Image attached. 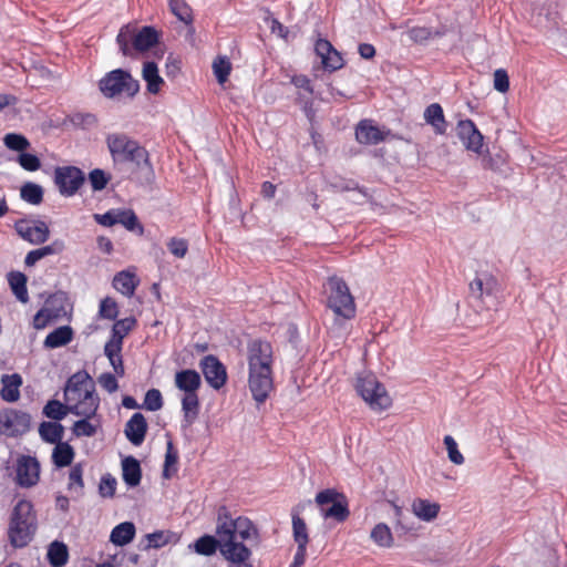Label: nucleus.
<instances>
[{
  "label": "nucleus",
  "instance_id": "obj_16",
  "mask_svg": "<svg viewBox=\"0 0 567 567\" xmlns=\"http://www.w3.org/2000/svg\"><path fill=\"white\" fill-rule=\"evenodd\" d=\"M315 51L321 59L322 66L330 71H337L343 66V59L332 44L324 39H319L316 42Z\"/></svg>",
  "mask_w": 567,
  "mask_h": 567
},
{
  "label": "nucleus",
  "instance_id": "obj_24",
  "mask_svg": "<svg viewBox=\"0 0 567 567\" xmlns=\"http://www.w3.org/2000/svg\"><path fill=\"white\" fill-rule=\"evenodd\" d=\"M122 477L125 484L130 487H136L140 485L142 470L140 462L135 457L127 456L122 461Z\"/></svg>",
  "mask_w": 567,
  "mask_h": 567
},
{
  "label": "nucleus",
  "instance_id": "obj_53",
  "mask_svg": "<svg viewBox=\"0 0 567 567\" xmlns=\"http://www.w3.org/2000/svg\"><path fill=\"white\" fill-rule=\"evenodd\" d=\"M91 417H83L82 420H79L74 422L72 426V432L75 436H87L91 437L95 435L96 433V426L93 425L89 420Z\"/></svg>",
  "mask_w": 567,
  "mask_h": 567
},
{
  "label": "nucleus",
  "instance_id": "obj_54",
  "mask_svg": "<svg viewBox=\"0 0 567 567\" xmlns=\"http://www.w3.org/2000/svg\"><path fill=\"white\" fill-rule=\"evenodd\" d=\"M111 179V176L107 175L103 169L95 168L90 172L89 181L94 190H102L106 187Z\"/></svg>",
  "mask_w": 567,
  "mask_h": 567
},
{
  "label": "nucleus",
  "instance_id": "obj_32",
  "mask_svg": "<svg viewBox=\"0 0 567 567\" xmlns=\"http://www.w3.org/2000/svg\"><path fill=\"white\" fill-rule=\"evenodd\" d=\"M135 323L134 318L117 320L112 328V337L105 344H116L122 348L124 337L133 329Z\"/></svg>",
  "mask_w": 567,
  "mask_h": 567
},
{
  "label": "nucleus",
  "instance_id": "obj_49",
  "mask_svg": "<svg viewBox=\"0 0 567 567\" xmlns=\"http://www.w3.org/2000/svg\"><path fill=\"white\" fill-rule=\"evenodd\" d=\"M214 74L219 84H224L229 76L231 71V63L225 56L217 58L213 63Z\"/></svg>",
  "mask_w": 567,
  "mask_h": 567
},
{
  "label": "nucleus",
  "instance_id": "obj_14",
  "mask_svg": "<svg viewBox=\"0 0 567 567\" xmlns=\"http://www.w3.org/2000/svg\"><path fill=\"white\" fill-rule=\"evenodd\" d=\"M456 134L467 151L481 153L483 135L471 120H462L456 125Z\"/></svg>",
  "mask_w": 567,
  "mask_h": 567
},
{
  "label": "nucleus",
  "instance_id": "obj_15",
  "mask_svg": "<svg viewBox=\"0 0 567 567\" xmlns=\"http://www.w3.org/2000/svg\"><path fill=\"white\" fill-rule=\"evenodd\" d=\"M35 530L37 524L10 519L8 528L10 544L16 548L27 546L32 540Z\"/></svg>",
  "mask_w": 567,
  "mask_h": 567
},
{
  "label": "nucleus",
  "instance_id": "obj_9",
  "mask_svg": "<svg viewBox=\"0 0 567 567\" xmlns=\"http://www.w3.org/2000/svg\"><path fill=\"white\" fill-rule=\"evenodd\" d=\"M31 417L28 413L14 409L0 412V434L7 436L22 435L30 429Z\"/></svg>",
  "mask_w": 567,
  "mask_h": 567
},
{
  "label": "nucleus",
  "instance_id": "obj_39",
  "mask_svg": "<svg viewBox=\"0 0 567 567\" xmlns=\"http://www.w3.org/2000/svg\"><path fill=\"white\" fill-rule=\"evenodd\" d=\"M68 547L63 543L53 542L48 549V559L53 567H62L68 561Z\"/></svg>",
  "mask_w": 567,
  "mask_h": 567
},
{
  "label": "nucleus",
  "instance_id": "obj_52",
  "mask_svg": "<svg viewBox=\"0 0 567 567\" xmlns=\"http://www.w3.org/2000/svg\"><path fill=\"white\" fill-rule=\"evenodd\" d=\"M143 408L147 411H158L163 408L162 393L157 389H151L145 393Z\"/></svg>",
  "mask_w": 567,
  "mask_h": 567
},
{
  "label": "nucleus",
  "instance_id": "obj_50",
  "mask_svg": "<svg viewBox=\"0 0 567 567\" xmlns=\"http://www.w3.org/2000/svg\"><path fill=\"white\" fill-rule=\"evenodd\" d=\"M83 487V465L81 463H78L73 465L70 471L68 488L70 491L76 492L78 494H81Z\"/></svg>",
  "mask_w": 567,
  "mask_h": 567
},
{
  "label": "nucleus",
  "instance_id": "obj_60",
  "mask_svg": "<svg viewBox=\"0 0 567 567\" xmlns=\"http://www.w3.org/2000/svg\"><path fill=\"white\" fill-rule=\"evenodd\" d=\"M494 89L501 93H506L509 90L508 74L504 69H497L494 72Z\"/></svg>",
  "mask_w": 567,
  "mask_h": 567
},
{
  "label": "nucleus",
  "instance_id": "obj_28",
  "mask_svg": "<svg viewBox=\"0 0 567 567\" xmlns=\"http://www.w3.org/2000/svg\"><path fill=\"white\" fill-rule=\"evenodd\" d=\"M158 42V32L153 27H143L138 32L135 31L134 50L143 52Z\"/></svg>",
  "mask_w": 567,
  "mask_h": 567
},
{
  "label": "nucleus",
  "instance_id": "obj_26",
  "mask_svg": "<svg viewBox=\"0 0 567 567\" xmlns=\"http://www.w3.org/2000/svg\"><path fill=\"white\" fill-rule=\"evenodd\" d=\"M2 390L0 392L2 400L7 402H16L20 398L19 388L22 379L19 374H4L1 378Z\"/></svg>",
  "mask_w": 567,
  "mask_h": 567
},
{
  "label": "nucleus",
  "instance_id": "obj_30",
  "mask_svg": "<svg viewBox=\"0 0 567 567\" xmlns=\"http://www.w3.org/2000/svg\"><path fill=\"white\" fill-rule=\"evenodd\" d=\"M135 536V526L131 522H124L115 526L111 533L110 540L117 545L128 544Z\"/></svg>",
  "mask_w": 567,
  "mask_h": 567
},
{
  "label": "nucleus",
  "instance_id": "obj_23",
  "mask_svg": "<svg viewBox=\"0 0 567 567\" xmlns=\"http://www.w3.org/2000/svg\"><path fill=\"white\" fill-rule=\"evenodd\" d=\"M424 120L426 124L433 127L436 134H445L447 123L444 117L443 109L439 103H432L425 109Z\"/></svg>",
  "mask_w": 567,
  "mask_h": 567
},
{
  "label": "nucleus",
  "instance_id": "obj_4",
  "mask_svg": "<svg viewBox=\"0 0 567 567\" xmlns=\"http://www.w3.org/2000/svg\"><path fill=\"white\" fill-rule=\"evenodd\" d=\"M105 141L115 165L131 163L135 168L152 175L153 168L148 153L137 141L125 133H111Z\"/></svg>",
  "mask_w": 567,
  "mask_h": 567
},
{
  "label": "nucleus",
  "instance_id": "obj_33",
  "mask_svg": "<svg viewBox=\"0 0 567 567\" xmlns=\"http://www.w3.org/2000/svg\"><path fill=\"white\" fill-rule=\"evenodd\" d=\"M64 433L62 424L56 422H42L39 426V434L44 442L59 444Z\"/></svg>",
  "mask_w": 567,
  "mask_h": 567
},
{
  "label": "nucleus",
  "instance_id": "obj_43",
  "mask_svg": "<svg viewBox=\"0 0 567 567\" xmlns=\"http://www.w3.org/2000/svg\"><path fill=\"white\" fill-rule=\"evenodd\" d=\"M169 9L182 22L186 24L193 22V11L185 0H169Z\"/></svg>",
  "mask_w": 567,
  "mask_h": 567
},
{
  "label": "nucleus",
  "instance_id": "obj_13",
  "mask_svg": "<svg viewBox=\"0 0 567 567\" xmlns=\"http://www.w3.org/2000/svg\"><path fill=\"white\" fill-rule=\"evenodd\" d=\"M40 477V464L35 457L22 455L17 461V483L22 487L34 486Z\"/></svg>",
  "mask_w": 567,
  "mask_h": 567
},
{
  "label": "nucleus",
  "instance_id": "obj_22",
  "mask_svg": "<svg viewBox=\"0 0 567 567\" xmlns=\"http://www.w3.org/2000/svg\"><path fill=\"white\" fill-rule=\"evenodd\" d=\"M64 248V243L60 239H56L50 245L29 251L25 256L24 264L27 267H32L44 257L61 254Z\"/></svg>",
  "mask_w": 567,
  "mask_h": 567
},
{
  "label": "nucleus",
  "instance_id": "obj_7",
  "mask_svg": "<svg viewBox=\"0 0 567 567\" xmlns=\"http://www.w3.org/2000/svg\"><path fill=\"white\" fill-rule=\"evenodd\" d=\"M355 389L373 411L386 410L392 404L384 385L373 374L360 375Z\"/></svg>",
  "mask_w": 567,
  "mask_h": 567
},
{
  "label": "nucleus",
  "instance_id": "obj_12",
  "mask_svg": "<svg viewBox=\"0 0 567 567\" xmlns=\"http://www.w3.org/2000/svg\"><path fill=\"white\" fill-rule=\"evenodd\" d=\"M206 382L215 390H219L227 381L225 365L213 354L204 357L199 363Z\"/></svg>",
  "mask_w": 567,
  "mask_h": 567
},
{
  "label": "nucleus",
  "instance_id": "obj_34",
  "mask_svg": "<svg viewBox=\"0 0 567 567\" xmlns=\"http://www.w3.org/2000/svg\"><path fill=\"white\" fill-rule=\"evenodd\" d=\"M74 458V450L66 442H59L55 444L52 453V461L56 467L69 466Z\"/></svg>",
  "mask_w": 567,
  "mask_h": 567
},
{
  "label": "nucleus",
  "instance_id": "obj_57",
  "mask_svg": "<svg viewBox=\"0 0 567 567\" xmlns=\"http://www.w3.org/2000/svg\"><path fill=\"white\" fill-rule=\"evenodd\" d=\"M168 250L177 258H184L188 250V243L183 238L173 237L167 243Z\"/></svg>",
  "mask_w": 567,
  "mask_h": 567
},
{
  "label": "nucleus",
  "instance_id": "obj_6",
  "mask_svg": "<svg viewBox=\"0 0 567 567\" xmlns=\"http://www.w3.org/2000/svg\"><path fill=\"white\" fill-rule=\"evenodd\" d=\"M99 89L106 99L120 100L123 96L133 99L140 91V83L130 72L115 69L99 81Z\"/></svg>",
  "mask_w": 567,
  "mask_h": 567
},
{
  "label": "nucleus",
  "instance_id": "obj_38",
  "mask_svg": "<svg viewBox=\"0 0 567 567\" xmlns=\"http://www.w3.org/2000/svg\"><path fill=\"white\" fill-rule=\"evenodd\" d=\"M371 539L380 547L389 548L393 545V535L390 527L384 523L377 524L370 534Z\"/></svg>",
  "mask_w": 567,
  "mask_h": 567
},
{
  "label": "nucleus",
  "instance_id": "obj_55",
  "mask_svg": "<svg viewBox=\"0 0 567 567\" xmlns=\"http://www.w3.org/2000/svg\"><path fill=\"white\" fill-rule=\"evenodd\" d=\"M444 444L447 450L449 458L452 463L461 465L464 463V456L458 451L457 443L451 435L444 437Z\"/></svg>",
  "mask_w": 567,
  "mask_h": 567
},
{
  "label": "nucleus",
  "instance_id": "obj_51",
  "mask_svg": "<svg viewBox=\"0 0 567 567\" xmlns=\"http://www.w3.org/2000/svg\"><path fill=\"white\" fill-rule=\"evenodd\" d=\"M3 142L12 151L23 152L30 147V142L21 134L9 133L4 136Z\"/></svg>",
  "mask_w": 567,
  "mask_h": 567
},
{
  "label": "nucleus",
  "instance_id": "obj_58",
  "mask_svg": "<svg viewBox=\"0 0 567 567\" xmlns=\"http://www.w3.org/2000/svg\"><path fill=\"white\" fill-rule=\"evenodd\" d=\"M492 284L491 280L484 281L482 278H475L470 284L471 293L476 298H482L484 293H491Z\"/></svg>",
  "mask_w": 567,
  "mask_h": 567
},
{
  "label": "nucleus",
  "instance_id": "obj_20",
  "mask_svg": "<svg viewBox=\"0 0 567 567\" xmlns=\"http://www.w3.org/2000/svg\"><path fill=\"white\" fill-rule=\"evenodd\" d=\"M306 504L297 505L291 513L293 540L298 548H306L309 543V535L306 522L300 517V512Z\"/></svg>",
  "mask_w": 567,
  "mask_h": 567
},
{
  "label": "nucleus",
  "instance_id": "obj_2",
  "mask_svg": "<svg viewBox=\"0 0 567 567\" xmlns=\"http://www.w3.org/2000/svg\"><path fill=\"white\" fill-rule=\"evenodd\" d=\"M272 347L268 341L256 339L247 346L248 385L257 403H264L274 388Z\"/></svg>",
  "mask_w": 567,
  "mask_h": 567
},
{
  "label": "nucleus",
  "instance_id": "obj_44",
  "mask_svg": "<svg viewBox=\"0 0 567 567\" xmlns=\"http://www.w3.org/2000/svg\"><path fill=\"white\" fill-rule=\"evenodd\" d=\"M135 28L131 24L123 25L116 37V42L123 55L131 54L130 42L134 43Z\"/></svg>",
  "mask_w": 567,
  "mask_h": 567
},
{
  "label": "nucleus",
  "instance_id": "obj_46",
  "mask_svg": "<svg viewBox=\"0 0 567 567\" xmlns=\"http://www.w3.org/2000/svg\"><path fill=\"white\" fill-rule=\"evenodd\" d=\"M68 413H70V411L66 402L64 405L60 401L51 400L43 408V414L55 421H61Z\"/></svg>",
  "mask_w": 567,
  "mask_h": 567
},
{
  "label": "nucleus",
  "instance_id": "obj_45",
  "mask_svg": "<svg viewBox=\"0 0 567 567\" xmlns=\"http://www.w3.org/2000/svg\"><path fill=\"white\" fill-rule=\"evenodd\" d=\"M171 533L164 530H157L145 535V545L143 549L148 550L151 548H162L169 543Z\"/></svg>",
  "mask_w": 567,
  "mask_h": 567
},
{
  "label": "nucleus",
  "instance_id": "obj_5",
  "mask_svg": "<svg viewBox=\"0 0 567 567\" xmlns=\"http://www.w3.org/2000/svg\"><path fill=\"white\" fill-rule=\"evenodd\" d=\"M326 293L327 306L333 311L337 320H349L354 317V299L344 280L337 276L329 277L327 281Z\"/></svg>",
  "mask_w": 567,
  "mask_h": 567
},
{
  "label": "nucleus",
  "instance_id": "obj_21",
  "mask_svg": "<svg viewBox=\"0 0 567 567\" xmlns=\"http://www.w3.org/2000/svg\"><path fill=\"white\" fill-rule=\"evenodd\" d=\"M175 385L184 393H195L202 385V379L195 370H182L175 374Z\"/></svg>",
  "mask_w": 567,
  "mask_h": 567
},
{
  "label": "nucleus",
  "instance_id": "obj_29",
  "mask_svg": "<svg viewBox=\"0 0 567 567\" xmlns=\"http://www.w3.org/2000/svg\"><path fill=\"white\" fill-rule=\"evenodd\" d=\"M142 75L147 83V91L152 94L158 93L164 81L158 74L157 64L152 61L145 62L143 65Z\"/></svg>",
  "mask_w": 567,
  "mask_h": 567
},
{
  "label": "nucleus",
  "instance_id": "obj_18",
  "mask_svg": "<svg viewBox=\"0 0 567 567\" xmlns=\"http://www.w3.org/2000/svg\"><path fill=\"white\" fill-rule=\"evenodd\" d=\"M147 432V423L144 415L140 412L134 413L126 422L124 433L133 445H141Z\"/></svg>",
  "mask_w": 567,
  "mask_h": 567
},
{
  "label": "nucleus",
  "instance_id": "obj_27",
  "mask_svg": "<svg viewBox=\"0 0 567 567\" xmlns=\"http://www.w3.org/2000/svg\"><path fill=\"white\" fill-rule=\"evenodd\" d=\"M138 285V279L133 272L123 270L115 275L113 279L114 288L124 296L131 297Z\"/></svg>",
  "mask_w": 567,
  "mask_h": 567
},
{
  "label": "nucleus",
  "instance_id": "obj_47",
  "mask_svg": "<svg viewBox=\"0 0 567 567\" xmlns=\"http://www.w3.org/2000/svg\"><path fill=\"white\" fill-rule=\"evenodd\" d=\"M177 461H178V453L175 450L173 442H167L166 447V454H165V462H164V471L163 476L165 478H169L174 473L177 472Z\"/></svg>",
  "mask_w": 567,
  "mask_h": 567
},
{
  "label": "nucleus",
  "instance_id": "obj_8",
  "mask_svg": "<svg viewBox=\"0 0 567 567\" xmlns=\"http://www.w3.org/2000/svg\"><path fill=\"white\" fill-rule=\"evenodd\" d=\"M315 501L324 519L341 523L350 515L347 498L333 488L319 492Z\"/></svg>",
  "mask_w": 567,
  "mask_h": 567
},
{
  "label": "nucleus",
  "instance_id": "obj_41",
  "mask_svg": "<svg viewBox=\"0 0 567 567\" xmlns=\"http://www.w3.org/2000/svg\"><path fill=\"white\" fill-rule=\"evenodd\" d=\"M121 351L122 348L116 344L104 346V353L107 357L112 368L114 369L115 374L118 377H123L125 374Z\"/></svg>",
  "mask_w": 567,
  "mask_h": 567
},
{
  "label": "nucleus",
  "instance_id": "obj_40",
  "mask_svg": "<svg viewBox=\"0 0 567 567\" xmlns=\"http://www.w3.org/2000/svg\"><path fill=\"white\" fill-rule=\"evenodd\" d=\"M20 196L31 205H40L43 200V188L35 183L27 182L20 188Z\"/></svg>",
  "mask_w": 567,
  "mask_h": 567
},
{
  "label": "nucleus",
  "instance_id": "obj_1",
  "mask_svg": "<svg viewBox=\"0 0 567 567\" xmlns=\"http://www.w3.org/2000/svg\"><path fill=\"white\" fill-rule=\"evenodd\" d=\"M239 539L259 544V532L249 518L243 516L233 518L228 509L221 506L217 515L216 536L199 537L194 548L196 553L205 556H210L218 549L224 558H239L233 549Z\"/></svg>",
  "mask_w": 567,
  "mask_h": 567
},
{
  "label": "nucleus",
  "instance_id": "obj_61",
  "mask_svg": "<svg viewBox=\"0 0 567 567\" xmlns=\"http://www.w3.org/2000/svg\"><path fill=\"white\" fill-rule=\"evenodd\" d=\"M97 382L109 393H114L118 389L115 375L110 372L102 373L97 378Z\"/></svg>",
  "mask_w": 567,
  "mask_h": 567
},
{
  "label": "nucleus",
  "instance_id": "obj_36",
  "mask_svg": "<svg viewBox=\"0 0 567 567\" xmlns=\"http://www.w3.org/2000/svg\"><path fill=\"white\" fill-rule=\"evenodd\" d=\"M10 519L37 524V516L31 502L20 499L13 507Z\"/></svg>",
  "mask_w": 567,
  "mask_h": 567
},
{
  "label": "nucleus",
  "instance_id": "obj_64",
  "mask_svg": "<svg viewBox=\"0 0 567 567\" xmlns=\"http://www.w3.org/2000/svg\"><path fill=\"white\" fill-rule=\"evenodd\" d=\"M265 22L269 24V28L272 33L278 34L282 39H287L288 29L284 27L277 19L270 17V13L267 12V17L265 18Z\"/></svg>",
  "mask_w": 567,
  "mask_h": 567
},
{
  "label": "nucleus",
  "instance_id": "obj_31",
  "mask_svg": "<svg viewBox=\"0 0 567 567\" xmlns=\"http://www.w3.org/2000/svg\"><path fill=\"white\" fill-rule=\"evenodd\" d=\"M73 331L70 327L63 326L50 332L45 340L44 347L55 349L65 346L72 340Z\"/></svg>",
  "mask_w": 567,
  "mask_h": 567
},
{
  "label": "nucleus",
  "instance_id": "obj_63",
  "mask_svg": "<svg viewBox=\"0 0 567 567\" xmlns=\"http://www.w3.org/2000/svg\"><path fill=\"white\" fill-rule=\"evenodd\" d=\"M116 480L111 475L102 477L99 491L103 497H112L115 493Z\"/></svg>",
  "mask_w": 567,
  "mask_h": 567
},
{
  "label": "nucleus",
  "instance_id": "obj_59",
  "mask_svg": "<svg viewBox=\"0 0 567 567\" xmlns=\"http://www.w3.org/2000/svg\"><path fill=\"white\" fill-rule=\"evenodd\" d=\"M18 162L25 171L29 172H34L41 166L39 157L30 153H21Z\"/></svg>",
  "mask_w": 567,
  "mask_h": 567
},
{
  "label": "nucleus",
  "instance_id": "obj_42",
  "mask_svg": "<svg viewBox=\"0 0 567 567\" xmlns=\"http://www.w3.org/2000/svg\"><path fill=\"white\" fill-rule=\"evenodd\" d=\"M246 540H238V543L235 545L234 553L239 555L238 557L234 558H225L227 561L231 564L230 567H254L248 560L251 556V550L247 545H245Z\"/></svg>",
  "mask_w": 567,
  "mask_h": 567
},
{
  "label": "nucleus",
  "instance_id": "obj_62",
  "mask_svg": "<svg viewBox=\"0 0 567 567\" xmlns=\"http://www.w3.org/2000/svg\"><path fill=\"white\" fill-rule=\"evenodd\" d=\"M409 39L416 43H422L431 38L432 32L425 27H414L406 32Z\"/></svg>",
  "mask_w": 567,
  "mask_h": 567
},
{
  "label": "nucleus",
  "instance_id": "obj_37",
  "mask_svg": "<svg viewBox=\"0 0 567 567\" xmlns=\"http://www.w3.org/2000/svg\"><path fill=\"white\" fill-rule=\"evenodd\" d=\"M9 285L19 301L28 302L27 277L22 272H11L9 275Z\"/></svg>",
  "mask_w": 567,
  "mask_h": 567
},
{
  "label": "nucleus",
  "instance_id": "obj_35",
  "mask_svg": "<svg viewBox=\"0 0 567 567\" xmlns=\"http://www.w3.org/2000/svg\"><path fill=\"white\" fill-rule=\"evenodd\" d=\"M182 410L184 412V420L189 425L192 424L198 415L199 410V400L197 392L195 393H184L182 399Z\"/></svg>",
  "mask_w": 567,
  "mask_h": 567
},
{
  "label": "nucleus",
  "instance_id": "obj_56",
  "mask_svg": "<svg viewBox=\"0 0 567 567\" xmlns=\"http://www.w3.org/2000/svg\"><path fill=\"white\" fill-rule=\"evenodd\" d=\"M100 316L105 319L113 320L117 317L118 310L114 299L106 297L100 303Z\"/></svg>",
  "mask_w": 567,
  "mask_h": 567
},
{
  "label": "nucleus",
  "instance_id": "obj_10",
  "mask_svg": "<svg viewBox=\"0 0 567 567\" xmlns=\"http://www.w3.org/2000/svg\"><path fill=\"white\" fill-rule=\"evenodd\" d=\"M84 181V173L75 166L56 167L54 171V183L63 196L74 195Z\"/></svg>",
  "mask_w": 567,
  "mask_h": 567
},
{
  "label": "nucleus",
  "instance_id": "obj_17",
  "mask_svg": "<svg viewBox=\"0 0 567 567\" xmlns=\"http://www.w3.org/2000/svg\"><path fill=\"white\" fill-rule=\"evenodd\" d=\"M390 134L389 131L383 132L378 126L373 125L371 121L363 120L359 122L355 128V138L360 144L375 145L385 140Z\"/></svg>",
  "mask_w": 567,
  "mask_h": 567
},
{
  "label": "nucleus",
  "instance_id": "obj_19",
  "mask_svg": "<svg viewBox=\"0 0 567 567\" xmlns=\"http://www.w3.org/2000/svg\"><path fill=\"white\" fill-rule=\"evenodd\" d=\"M63 300L64 296L62 293H58L49 298L45 302L44 308H42L34 316V327L37 329L44 328L50 320L59 318L61 316V312L65 313L63 307L59 309L53 308V305L55 302H62Z\"/></svg>",
  "mask_w": 567,
  "mask_h": 567
},
{
  "label": "nucleus",
  "instance_id": "obj_3",
  "mask_svg": "<svg viewBox=\"0 0 567 567\" xmlns=\"http://www.w3.org/2000/svg\"><path fill=\"white\" fill-rule=\"evenodd\" d=\"M64 400L70 413L93 417L100 405V399L95 393V385L91 375L82 370L71 375L64 388Z\"/></svg>",
  "mask_w": 567,
  "mask_h": 567
},
{
  "label": "nucleus",
  "instance_id": "obj_25",
  "mask_svg": "<svg viewBox=\"0 0 567 567\" xmlns=\"http://www.w3.org/2000/svg\"><path fill=\"white\" fill-rule=\"evenodd\" d=\"M412 512L421 520L432 522L439 515L440 505L429 499L416 498L412 503Z\"/></svg>",
  "mask_w": 567,
  "mask_h": 567
},
{
  "label": "nucleus",
  "instance_id": "obj_11",
  "mask_svg": "<svg viewBox=\"0 0 567 567\" xmlns=\"http://www.w3.org/2000/svg\"><path fill=\"white\" fill-rule=\"evenodd\" d=\"M17 234L32 245H41L50 237V229L42 220L19 219L14 223Z\"/></svg>",
  "mask_w": 567,
  "mask_h": 567
},
{
  "label": "nucleus",
  "instance_id": "obj_48",
  "mask_svg": "<svg viewBox=\"0 0 567 567\" xmlns=\"http://www.w3.org/2000/svg\"><path fill=\"white\" fill-rule=\"evenodd\" d=\"M116 224L123 225L127 230H134L138 228L140 231H143V227L140 225L138 219L133 210H116Z\"/></svg>",
  "mask_w": 567,
  "mask_h": 567
}]
</instances>
